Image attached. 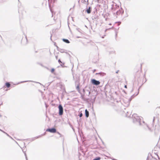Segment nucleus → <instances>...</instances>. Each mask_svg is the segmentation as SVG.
Returning a JSON list of instances; mask_svg holds the SVG:
<instances>
[{
	"instance_id": "6e6552de",
	"label": "nucleus",
	"mask_w": 160,
	"mask_h": 160,
	"mask_svg": "<svg viewBox=\"0 0 160 160\" xmlns=\"http://www.w3.org/2000/svg\"><path fill=\"white\" fill-rule=\"evenodd\" d=\"M62 40L65 42L67 43H70V42L69 41V40L68 39H62Z\"/></svg>"
},
{
	"instance_id": "f8f14e48",
	"label": "nucleus",
	"mask_w": 160,
	"mask_h": 160,
	"mask_svg": "<svg viewBox=\"0 0 160 160\" xmlns=\"http://www.w3.org/2000/svg\"><path fill=\"white\" fill-rule=\"evenodd\" d=\"M82 116V113H81V114H80L79 115V117H81Z\"/></svg>"
},
{
	"instance_id": "f3484780",
	"label": "nucleus",
	"mask_w": 160,
	"mask_h": 160,
	"mask_svg": "<svg viewBox=\"0 0 160 160\" xmlns=\"http://www.w3.org/2000/svg\"><path fill=\"white\" fill-rule=\"evenodd\" d=\"M136 114H134V115H133V116H134V117H135V116H136Z\"/></svg>"
},
{
	"instance_id": "f03ea898",
	"label": "nucleus",
	"mask_w": 160,
	"mask_h": 160,
	"mask_svg": "<svg viewBox=\"0 0 160 160\" xmlns=\"http://www.w3.org/2000/svg\"><path fill=\"white\" fill-rule=\"evenodd\" d=\"M91 82L93 84L96 85H99L100 83L99 81H97L94 79H92L91 80Z\"/></svg>"
},
{
	"instance_id": "9d476101",
	"label": "nucleus",
	"mask_w": 160,
	"mask_h": 160,
	"mask_svg": "<svg viewBox=\"0 0 160 160\" xmlns=\"http://www.w3.org/2000/svg\"><path fill=\"white\" fill-rule=\"evenodd\" d=\"M55 70L54 68H52L51 70V72L52 73H54V72L55 71Z\"/></svg>"
},
{
	"instance_id": "4468645a",
	"label": "nucleus",
	"mask_w": 160,
	"mask_h": 160,
	"mask_svg": "<svg viewBox=\"0 0 160 160\" xmlns=\"http://www.w3.org/2000/svg\"><path fill=\"white\" fill-rule=\"evenodd\" d=\"M124 87H125V88H127V85H125V86H124Z\"/></svg>"
},
{
	"instance_id": "7ed1b4c3",
	"label": "nucleus",
	"mask_w": 160,
	"mask_h": 160,
	"mask_svg": "<svg viewBox=\"0 0 160 160\" xmlns=\"http://www.w3.org/2000/svg\"><path fill=\"white\" fill-rule=\"evenodd\" d=\"M46 131L51 133H55L56 132V130L54 128L48 129L46 130Z\"/></svg>"
},
{
	"instance_id": "39448f33",
	"label": "nucleus",
	"mask_w": 160,
	"mask_h": 160,
	"mask_svg": "<svg viewBox=\"0 0 160 160\" xmlns=\"http://www.w3.org/2000/svg\"><path fill=\"white\" fill-rule=\"evenodd\" d=\"M58 62L63 67H64V63L62 62L60 59H59Z\"/></svg>"
},
{
	"instance_id": "ddd939ff",
	"label": "nucleus",
	"mask_w": 160,
	"mask_h": 160,
	"mask_svg": "<svg viewBox=\"0 0 160 160\" xmlns=\"http://www.w3.org/2000/svg\"><path fill=\"white\" fill-rule=\"evenodd\" d=\"M139 69L140 70H139V71H140V72H141V67H140V69Z\"/></svg>"
},
{
	"instance_id": "0eeeda50",
	"label": "nucleus",
	"mask_w": 160,
	"mask_h": 160,
	"mask_svg": "<svg viewBox=\"0 0 160 160\" xmlns=\"http://www.w3.org/2000/svg\"><path fill=\"white\" fill-rule=\"evenodd\" d=\"M5 85L7 87V88H9L10 87V84L8 82H7L5 83Z\"/></svg>"
},
{
	"instance_id": "2eb2a0df",
	"label": "nucleus",
	"mask_w": 160,
	"mask_h": 160,
	"mask_svg": "<svg viewBox=\"0 0 160 160\" xmlns=\"http://www.w3.org/2000/svg\"><path fill=\"white\" fill-rule=\"evenodd\" d=\"M100 74V75H101V73H96V74Z\"/></svg>"
},
{
	"instance_id": "1a4fd4ad",
	"label": "nucleus",
	"mask_w": 160,
	"mask_h": 160,
	"mask_svg": "<svg viewBox=\"0 0 160 160\" xmlns=\"http://www.w3.org/2000/svg\"><path fill=\"white\" fill-rule=\"evenodd\" d=\"M87 12L88 13H90L91 12V8L89 7V8L87 10Z\"/></svg>"
},
{
	"instance_id": "f257e3e1",
	"label": "nucleus",
	"mask_w": 160,
	"mask_h": 160,
	"mask_svg": "<svg viewBox=\"0 0 160 160\" xmlns=\"http://www.w3.org/2000/svg\"><path fill=\"white\" fill-rule=\"evenodd\" d=\"M58 108L59 110V115H61L63 114V108L61 105L60 104L59 105Z\"/></svg>"
},
{
	"instance_id": "423d86ee",
	"label": "nucleus",
	"mask_w": 160,
	"mask_h": 160,
	"mask_svg": "<svg viewBox=\"0 0 160 160\" xmlns=\"http://www.w3.org/2000/svg\"><path fill=\"white\" fill-rule=\"evenodd\" d=\"M85 115L86 117L88 118L89 117V112L87 110V109H86L85 110Z\"/></svg>"
},
{
	"instance_id": "dca6fc26",
	"label": "nucleus",
	"mask_w": 160,
	"mask_h": 160,
	"mask_svg": "<svg viewBox=\"0 0 160 160\" xmlns=\"http://www.w3.org/2000/svg\"><path fill=\"white\" fill-rule=\"evenodd\" d=\"M77 88H78V89H79V86H77Z\"/></svg>"
},
{
	"instance_id": "20e7f679",
	"label": "nucleus",
	"mask_w": 160,
	"mask_h": 160,
	"mask_svg": "<svg viewBox=\"0 0 160 160\" xmlns=\"http://www.w3.org/2000/svg\"><path fill=\"white\" fill-rule=\"evenodd\" d=\"M81 2L83 4L88 5V0H82Z\"/></svg>"
},
{
	"instance_id": "9b49d317",
	"label": "nucleus",
	"mask_w": 160,
	"mask_h": 160,
	"mask_svg": "<svg viewBox=\"0 0 160 160\" xmlns=\"http://www.w3.org/2000/svg\"><path fill=\"white\" fill-rule=\"evenodd\" d=\"M100 158H98L97 159H94V160H100Z\"/></svg>"
}]
</instances>
